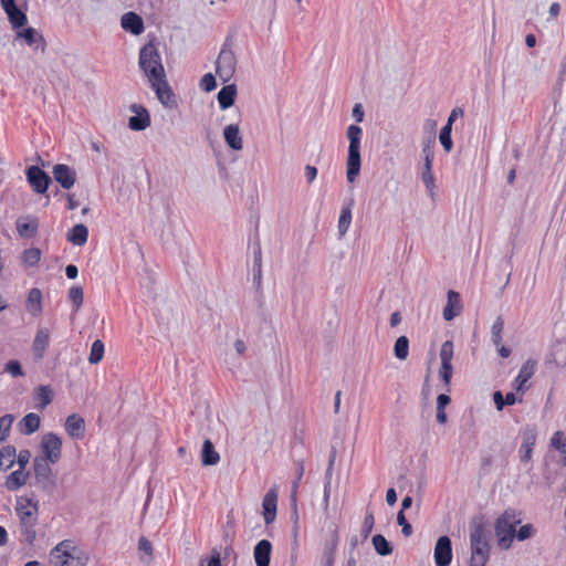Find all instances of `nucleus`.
Listing matches in <instances>:
<instances>
[{
  "instance_id": "26",
  "label": "nucleus",
  "mask_w": 566,
  "mask_h": 566,
  "mask_svg": "<svg viewBox=\"0 0 566 566\" xmlns=\"http://www.w3.org/2000/svg\"><path fill=\"white\" fill-rule=\"evenodd\" d=\"M272 545L268 539H261L256 543L253 556L256 566H270Z\"/></svg>"
},
{
  "instance_id": "63",
  "label": "nucleus",
  "mask_w": 566,
  "mask_h": 566,
  "mask_svg": "<svg viewBox=\"0 0 566 566\" xmlns=\"http://www.w3.org/2000/svg\"><path fill=\"white\" fill-rule=\"evenodd\" d=\"M493 400H494V403L496 406V409L501 411L504 408V406H505L504 397H503L502 392L499 391V390L494 391Z\"/></svg>"
},
{
  "instance_id": "38",
  "label": "nucleus",
  "mask_w": 566,
  "mask_h": 566,
  "mask_svg": "<svg viewBox=\"0 0 566 566\" xmlns=\"http://www.w3.org/2000/svg\"><path fill=\"white\" fill-rule=\"evenodd\" d=\"M331 537L326 541L323 555H328L335 557L339 536H338V527L336 524L332 523L329 526Z\"/></svg>"
},
{
  "instance_id": "52",
  "label": "nucleus",
  "mask_w": 566,
  "mask_h": 566,
  "mask_svg": "<svg viewBox=\"0 0 566 566\" xmlns=\"http://www.w3.org/2000/svg\"><path fill=\"white\" fill-rule=\"evenodd\" d=\"M4 371L10 374L14 378L24 376V373H23L20 361L15 360V359L9 360L4 365Z\"/></svg>"
},
{
  "instance_id": "30",
  "label": "nucleus",
  "mask_w": 566,
  "mask_h": 566,
  "mask_svg": "<svg viewBox=\"0 0 566 566\" xmlns=\"http://www.w3.org/2000/svg\"><path fill=\"white\" fill-rule=\"evenodd\" d=\"M237 97V86L235 84H229L223 86L217 95L219 107L224 111L231 107Z\"/></svg>"
},
{
  "instance_id": "60",
  "label": "nucleus",
  "mask_w": 566,
  "mask_h": 566,
  "mask_svg": "<svg viewBox=\"0 0 566 566\" xmlns=\"http://www.w3.org/2000/svg\"><path fill=\"white\" fill-rule=\"evenodd\" d=\"M523 398L517 397L515 392H507L504 397L505 406H513L516 402H522Z\"/></svg>"
},
{
  "instance_id": "15",
  "label": "nucleus",
  "mask_w": 566,
  "mask_h": 566,
  "mask_svg": "<svg viewBox=\"0 0 566 566\" xmlns=\"http://www.w3.org/2000/svg\"><path fill=\"white\" fill-rule=\"evenodd\" d=\"M53 178L61 185L63 189H71L76 181V172L73 168L65 164H56L53 166Z\"/></svg>"
},
{
  "instance_id": "43",
  "label": "nucleus",
  "mask_w": 566,
  "mask_h": 566,
  "mask_svg": "<svg viewBox=\"0 0 566 566\" xmlns=\"http://www.w3.org/2000/svg\"><path fill=\"white\" fill-rule=\"evenodd\" d=\"M104 356V344L101 339H96L91 347L88 361L92 365L98 364Z\"/></svg>"
},
{
  "instance_id": "14",
  "label": "nucleus",
  "mask_w": 566,
  "mask_h": 566,
  "mask_svg": "<svg viewBox=\"0 0 566 566\" xmlns=\"http://www.w3.org/2000/svg\"><path fill=\"white\" fill-rule=\"evenodd\" d=\"M129 109L135 114L128 120V127L132 130L142 132L150 126V115L146 107L139 104H132Z\"/></svg>"
},
{
  "instance_id": "6",
  "label": "nucleus",
  "mask_w": 566,
  "mask_h": 566,
  "mask_svg": "<svg viewBox=\"0 0 566 566\" xmlns=\"http://www.w3.org/2000/svg\"><path fill=\"white\" fill-rule=\"evenodd\" d=\"M434 135H427L421 143L422 156L424 159L423 170L421 171V180L429 195L433 197L436 189V178L432 172V164L434 159Z\"/></svg>"
},
{
  "instance_id": "46",
  "label": "nucleus",
  "mask_w": 566,
  "mask_h": 566,
  "mask_svg": "<svg viewBox=\"0 0 566 566\" xmlns=\"http://www.w3.org/2000/svg\"><path fill=\"white\" fill-rule=\"evenodd\" d=\"M453 374L452 363L441 364L439 369V377L446 386V390H450V382Z\"/></svg>"
},
{
  "instance_id": "8",
  "label": "nucleus",
  "mask_w": 566,
  "mask_h": 566,
  "mask_svg": "<svg viewBox=\"0 0 566 566\" xmlns=\"http://www.w3.org/2000/svg\"><path fill=\"white\" fill-rule=\"evenodd\" d=\"M40 451L41 453L36 458L57 463L62 455L61 438L53 432L43 434L40 442Z\"/></svg>"
},
{
  "instance_id": "10",
  "label": "nucleus",
  "mask_w": 566,
  "mask_h": 566,
  "mask_svg": "<svg viewBox=\"0 0 566 566\" xmlns=\"http://www.w3.org/2000/svg\"><path fill=\"white\" fill-rule=\"evenodd\" d=\"M27 179L33 191L36 193H45L51 184L50 176L38 166H30L27 171Z\"/></svg>"
},
{
  "instance_id": "27",
  "label": "nucleus",
  "mask_w": 566,
  "mask_h": 566,
  "mask_svg": "<svg viewBox=\"0 0 566 566\" xmlns=\"http://www.w3.org/2000/svg\"><path fill=\"white\" fill-rule=\"evenodd\" d=\"M223 138L232 150H241L243 148V140L238 124L226 126L223 129Z\"/></svg>"
},
{
  "instance_id": "1",
  "label": "nucleus",
  "mask_w": 566,
  "mask_h": 566,
  "mask_svg": "<svg viewBox=\"0 0 566 566\" xmlns=\"http://www.w3.org/2000/svg\"><path fill=\"white\" fill-rule=\"evenodd\" d=\"M138 65L148 80L149 84L166 78V72L161 62V56L151 42L145 44L139 50Z\"/></svg>"
},
{
  "instance_id": "11",
  "label": "nucleus",
  "mask_w": 566,
  "mask_h": 566,
  "mask_svg": "<svg viewBox=\"0 0 566 566\" xmlns=\"http://www.w3.org/2000/svg\"><path fill=\"white\" fill-rule=\"evenodd\" d=\"M436 566H449L452 562V542L449 536H440L434 545Z\"/></svg>"
},
{
  "instance_id": "16",
  "label": "nucleus",
  "mask_w": 566,
  "mask_h": 566,
  "mask_svg": "<svg viewBox=\"0 0 566 566\" xmlns=\"http://www.w3.org/2000/svg\"><path fill=\"white\" fill-rule=\"evenodd\" d=\"M0 2L13 29L27 23V14L17 6L15 0H0Z\"/></svg>"
},
{
  "instance_id": "9",
  "label": "nucleus",
  "mask_w": 566,
  "mask_h": 566,
  "mask_svg": "<svg viewBox=\"0 0 566 566\" xmlns=\"http://www.w3.org/2000/svg\"><path fill=\"white\" fill-rule=\"evenodd\" d=\"M53 463L49 460L34 458L33 470L36 483L45 491H52L55 488V478L53 475L51 465Z\"/></svg>"
},
{
  "instance_id": "41",
  "label": "nucleus",
  "mask_w": 566,
  "mask_h": 566,
  "mask_svg": "<svg viewBox=\"0 0 566 566\" xmlns=\"http://www.w3.org/2000/svg\"><path fill=\"white\" fill-rule=\"evenodd\" d=\"M394 353L395 356L400 360H405L408 357L409 339L406 336H400L397 338L394 346Z\"/></svg>"
},
{
  "instance_id": "51",
  "label": "nucleus",
  "mask_w": 566,
  "mask_h": 566,
  "mask_svg": "<svg viewBox=\"0 0 566 566\" xmlns=\"http://www.w3.org/2000/svg\"><path fill=\"white\" fill-rule=\"evenodd\" d=\"M551 446L565 454V463H566V437L564 438L563 432L557 431L553 434V437L551 439Z\"/></svg>"
},
{
  "instance_id": "50",
  "label": "nucleus",
  "mask_w": 566,
  "mask_h": 566,
  "mask_svg": "<svg viewBox=\"0 0 566 566\" xmlns=\"http://www.w3.org/2000/svg\"><path fill=\"white\" fill-rule=\"evenodd\" d=\"M375 525V518L373 511L368 510L366 511V515L364 518L363 527H361V536L366 539L370 535L373 528Z\"/></svg>"
},
{
  "instance_id": "54",
  "label": "nucleus",
  "mask_w": 566,
  "mask_h": 566,
  "mask_svg": "<svg viewBox=\"0 0 566 566\" xmlns=\"http://www.w3.org/2000/svg\"><path fill=\"white\" fill-rule=\"evenodd\" d=\"M75 549L67 548V558H65L64 566H85L86 558L83 556H75L73 554Z\"/></svg>"
},
{
  "instance_id": "36",
  "label": "nucleus",
  "mask_w": 566,
  "mask_h": 566,
  "mask_svg": "<svg viewBox=\"0 0 566 566\" xmlns=\"http://www.w3.org/2000/svg\"><path fill=\"white\" fill-rule=\"evenodd\" d=\"M27 308L34 316L42 312V293L39 289L33 287L29 291Z\"/></svg>"
},
{
  "instance_id": "61",
  "label": "nucleus",
  "mask_w": 566,
  "mask_h": 566,
  "mask_svg": "<svg viewBox=\"0 0 566 566\" xmlns=\"http://www.w3.org/2000/svg\"><path fill=\"white\" fill-rule=\"evenodd\" d=\"M462 115H463V109H462V108H460V107H455V108H453V109L451 111V113H450L449 117H448V120H447V124H446V125H450V126H452V125H453V123H454V120H455L458 117L462 116Z\"/></svg>"
},
{
  "instance_id": "58",
  "label": "nucleus",
  "mask_w": 566,
  "mask_h": 566,
  "mask_svg": "<svg viewBox=\"0 0 566 566\" xmlns=\"http://www.w3.org/2000/svg\"><path fill=\"white\" fill-rule=\"evenodd\" d=\"M138 548L139 551L150 555L153 553V545L150 541H148L146 537H140L138 541Z\"/></svg>"
},
{
  "instance_id": "22",
  "label": "nucleus",
  "mask_w": 566,
  "mask_h": 566,
  "mask_svg": "<svg viewBox=\"0 0 566 566\" xmlns=\"http://www.w3.org/2000/svg\"><path fill=\"white\" fill-rule=\"evenodd\" d=\"M49 344V331L46 328H39L32 344V352L35 360H41L44 357Z\"/></svg>"
},
{
  "instance_id": "2",
  "label": "nucleus",
  "mask_w": 566,
  "mask_h": 566,
  "mask_svg": "<svg viewBox=\"0 0 566 566\" xmlns=\"http://www.w3.org/2000/svg\"><path fill=\"white\" fill-rule=\"evenodd\" d=\"M15 511L20 521V535L25 543L32 545L36 538L38 504L29 499L20 500L17 503Z\"/></svg>"
},
{
  "instance_id": "35",
  "label": "nucleus",
  "mask_w": 566,
  "mask_h": 566,
  "mask_svg": "<svg viewBox=\"0 0 566 566\" xmlns=\"http://www.w3.org/2000/svg\"><path fill=\"white\" fill-rule=\"evenodd\" d=\"M40 417L36 413L30 412L25 415L19 422L20 432L30 436L40 428Z\"/></svg>"
},
{
  "instance_id": "5",
  "label": "nucleus",
  "mask_w": 566,
  "mask_h": 566,
  "mask_svg": "<svg viewBox=\"0 0 566 566\" xmlns=\"http://www.w3.org/2000/svg\"><path fill=\"white\" fill-rule=\"evenodd\" d=\"M470 566H485L490 557L488 535L482 524H475L470 532Z\"/></svg>"
},
{
  "instance_id": "42",
  "label": "nucleus",
  "mask_w": 566,
  "mask_h": 566,
  "mask_svg": "<svg viewBox=\"0 0 566 566\" xmlns=\"http://www.w3.org/2000/svg\"><path fill=\"white\" fill-rule=\"evenodd\" d=\"M41 260V250L38 248H30L23 251L22 262L28 266H35Z\"/></svg>"
},
{
  "instance_id": "3",
  "label": "nucleus",
  "mask_w": 566,
  "mask_h": 566,
  "mask_svg": "<svg viewBox=\"0 0 566 566\" xmlns=\"http://www.w3.org/2000/svg\"><path fill=\"white\" fill-rule=\"evenodd\" d=\"M363 129L355 124L347 128V138L349 142L347 160H346V176L349 182H354L360 172V140Z\"/></svg>"
},
{
  "instance_id": "29",
  "label": "nucleus",
  "mask_w": 566,
  "mask_h": 566,
  "mask_svg": "<svg viewBox=\"0 0 566 566\" xmlns=\"http://www.w3.org/2000/svg\"><path fill=\"white\" fill-rule=\"evenodd\" d=\"M67 548L75 549L70 541H62L50 552V563L53 566H64L65 558H67Z\"/></svg>"
},
{
  "instance_id": "44",
  "label": "nucleus",
  "mask_w": 566,
  "mask_h": 566,
  "mask_svg": "<svg viewBox=\"0 0 566 566\" xmlns=\"http://www.w3.org/2000/svg\"><path fill=\"white\" fill-rule=\"evenodd\" d=\"M504 328V319L502 316H497L494 321L491 329L492 343L499 347L502 344V333Z\"/></svg>"
},
{
  "instance_id": "20",
  "label": "nucleus",
  "mask_w": 566,
  "mask_h": 566,
  "mask_svg": "<svg viewBox=\"0 0 566 566\" xmlns=\"http://www.w3.org/2000/svg\"><path fill=\"white\" fill-rule=\"evenodd\" d=\"M17 231L21 238H33L39 229V221L35 217L27 216L18 218Z\"/></svg>"
},
{
  "instance_id": "12",
  "label": "nucleus",
  "mask_w": 566,
  "mask_h": 566,
  "mask_svg": "<svg viewBox=\"0 0 566 566\" xmlns=\"http://www.w3.org/2000/svg\"><path fill=\"white\" fill-rule=\"evenodd\" d=\"M537 361L535 359H527L520 368L517 376L513 381V386L517 392L522 395L528 389L527 381L533 377L536 371Z\"/></svg>"
},
{
  "instance_id": "28",
  "label": "nucleus",
  "mask_w": 566,
  "mask_h": 566,
  "mask_svg": "<svg viewBox=\"0 0 566 566\" xmlns=\"http://www.w3.org/2000/svg\"><path fill=\"white\" fill-rule=\"evenodd\" d=\"M295 467H296L295 479L292 482V489H291V496H290V499H291V504H292V507H293V516H294L295 521H297V518H298V515H297V490H298L301 480H302L303 474H304V462H303V460L295 461Z\"/></svg>"
},
{
  "instance_id": "45",
  "label": "nucleus",
  "mask_w": 566,
  "mask_h": 566,
  "mask_svg": "<svg viewBox=\"0 0 566 566\" xmlns=\"http://www.w3.org/2000/svg\"><path fill=\"white\" fill-rule=\"evenodd\" d=\"M452 126L444 125L440 132L439 140L446 151H450L453 147L451 138Z\"/></svg>"
},
{
  "instance_id": "19",
  "label": "nucleus",
  "mask_w": 566,
  "mask_h": 566,
  "mask_svg": "<svg viewBox=\"0 0 566 566\" xmlns=\"http://www.w3.org/2000/svg\"><path fill=\"white\" fill-rule=\"evenodd\" d=\"M253 283L260 289L262 284V249L259 234L256 233L253 241Z\"/></svg>"
},
{
  "instance_id": "4",
  "label": "nucleus",
  "mask_w": 566,
  "mask_h": 566,
  "mask_svg": "<svg viewBox=\"0 0 566 566\" xmlns=\"http://www.w3.org/2000/svg\"><path fill=\"white\" fill-rule=\"evenodd\" d=\"M520 512L514 509H507L501 514L494 525L499 546L509 549L515 537V527L521 523Z\"/></svg>"
},
{
  "instance_id": "59",
  "label": "nucleus",
  "mask_w": 566,
  "mask_h": 566,
  "mask_svg": "<svg viewBox=\"0 0 566 566\" xmlns=\"http://www.w3.org/2000/svg\"><path fill=\"white\" fill-rule=\"evenodd\" d=\"M304 170H305V178H306L307 182L312 184L315 180L316 176H317L316 167L311 166V165H306Z\"/></svg>"
},
{
  "instance_id": "47",
  "label": "nucleus",
  "mask_w": 566,
  "mask_h": 566,
  "mask_svg": "<svg viewBox=\"0 0 566 566\" xmlns=\"http://www.w3.org/2000/svg\"><path fill=\"white\" fill-rule=\"evenodd\" d=\"M13 421V415L8 413L0 418V441H4L8 438Z\"/></svg>"
},
{
  "instance_id": "39",
  "label": "nucleus",
  "mask_w": 566,
  "mask_h": 566,
  "mask_svg": "<svg viewBox=\"0 0 566 566\" xmlns=\"http://www.w3.org/2000/svg\"><path fill=\"white\" fill-rule=\"evenodd\" d=\"M35 399L38 401L36 407L45 409L53 399V392L49 386L41 385L36 389Z\"/></svg>"
},
{
  "instance_id": "53",
  "label": "nucleus",
  "mask_w": 566,
  "mask_h": 566,
  "mask_svg": "<svg viewBox=\"0 0 566 566\" xmlns=\"http://www.w3.org/2000/svg\"><path fill=\"white\" fill-rule=\"evenodd\" d=\"M199 86L205 92L213 91L217 87V82H216L214 75L212 73H206L201 77V80L199 82Z\"/></svg>"
},
{
  "instance_id": "25",
  "label": "nucleus",
  "mask_w": 566,
  "mask_h": 566,
  "mask_svg": "<svg viewBox=\"0 0 566 566\" xmlns=\"http://www.w3.org/2000/svg\"><path fill=\"white\" fill-rule=\"evenodd\" d=\"M462 311L461 296L458 292L450 290L448 292L447 305L443 308V318L451 321Z\"/></svg>"
},
{
  "instance_id": "57",
  "label": "nucleus",
  "mask_w": 566,
  "mask_h": 566,
  "mask_svg": "<svg viewBox=\"0 0 566 566\" xmlns=\"http://www.w3.org/2000/svg\"><path fill=\"white\" fill-rule=\"evenodd\" d=\"M15 458L18 461L19 469L24 470L28 463L30 462L31 453L29 450H21Z\"/></svg>"
},
{
  "instance_id": "40",
  "label": "nucleus",
  "mask_w": 566,
  "mask_h": 566,
  "mask_svg": "<svg viewBox=\"0 0 566 566\" xmlns=\"http://www.w3.org/2000/svg\"><path fill=\"white\" fill-rule=\"evenodd\" d=\"M373 545L377 554L380 556H388L392 553L394 549L391 543L388 542L381 534H376L373 536Z\"/></svg>"
},
{
  "instance_id": "23",
  "label": "nucleus",
  "mask_w": 566,
  "mask_h": 566,
  "mask_svg": "<svg viewBox=\"0 0 566 566\" xmlns=\"http://www.w3.org/2000/svg\"><path fill=\"white\" fill-rule=\"evenodd\" d=\"M65 431L73 439H82L85 434V421L76 413L70 415L65 420Z\"/></svg>"
},
{
  "instance_id": "21",
  "label": "nucleus",
  "mask_w": 566,
  "mask_h": 566,
  "mask_svg": "<svg viewBox=\"0 0 566 566\" xmlns=\"http://www.w3.org/2000/svg\"><path fill=\"white\" fill-rule=\"evenodd\" d=\"M18 39H23L29 46L34 50H45V41L43 36L32 27H28L17 33Z\"/></svg>"
},
{
  "instance_id": "17",
  "label": "nucleus",
  "mask_w": 566,
  "mask_h": 566,
  "mask_svg": "<svg viewBox=\"0 0 566 566\" xmlns=\"http://www.w3.org/2000/svg\"><path fill=\"white\" fill-rule=\"evenodd\" d=\"M536 437L537 432L534 427H526L522 431V443L518 450L522 462L531 461Z\"/></svg>"
},
{
  "instance_id": "33",
  "label": "nucleus",
  "mask_w": 566,
  "mask_h": 566,
  "mask_svg": "<svg viewBox=\"0 0 566 566\" xmlns=\"http://www.w3.org/2000/svg\"><path fill=\"white\" fill-rule=\"evenodd\" d=\"M353 206H354V200L350 199L348 202H345L342 207L339 219H338V232H339L340 237L345 235L350 227Z\"/></svg>"
},
{
  "instance_id": "56",
  "label": "nucleus",
  "mask_w": 566,
  "mask_h": 566,
  "mask_svg": "<svg viewBox=\"0 0 566 566\" xmlns=\"http://www.w3.org/2000/svg\"><path fill=\"white\" fill-rule=\"evenodd\" d=\"M535 533V530L532 524H525L518 528V531L515 530V537L518 541H525L532 537Z\"/></svg>"
},
{
  "instance_id": "24",
  "label": "nucleus",
  "mask_w": 566,
  "mask_h": 566,
  "mask_svg": "<svg viewBox=\"0 0 566 566\" xmlns=\"http://www.w3.org/2000/svg\"><path fill=\"white\" fill-rule=\"evenodd\" d=\"M276 502H277V493L275 490L271 489L266 492L263 497L262 506H263V516L266 525L271 524L276 516Z\"/></svg>"
},
{
  "instance_id": "64",
  "label": "nucleus",
  "mask_w": 566,
  "mask_h": 566,
  "mask_svg": "<svg viewBox=\"0 0 566 566\" xmlns=\"http://www.w3.org/2000/svg\"><path fill=\"white\" fill-rule=\"evenodd\" d=\"M65 274H66L67 279H70V280H74V279H76V277H77V275H78V269H77V266H76V265H74V264H69V265H66V268H65Z\"/></svg>"
},
{
  "instance_id": "55",
  "label": "nucleus",
  "mask_w": 566,
  "mask_h": 566,
  "mask_svg": "<svg viewBox=\"0 0 566 566\" xmlns=\"http://www.w3.org/2000/svg\"><path fill=\"white\" fill-rule=\"evenodd\" d=\"M397 523L401 526V533L403 536L409 537L413 530L411 524L407 521L406 515L402 511H399L397 514Z\"/></svg>"
},
{
  "instance_id": "48",
  "label": "nucleus",
  "mask_w": 566,
  "mask_h": 566,
  "mask_svg": "<svg viewBox=\"0 0 566 566\" xmlns=\"http://www.w3.org/2000/svg\"><path fill=\"white\" fill-rule=\"evenodd\" d=\"M84 293L81 286H72L69 291V300L73 303L75 311L83 304Z\"/></svg>"
},
{
  "instance_id": "32",
  "label": "nucleus",
  "mask_w": 566,
  "mask_h": 566,
  "mask_svg": "<svg viewBox=\"0 0 566 566\" xmlns=\"http://www.w3.org/2000/svg\"><path fill=\"white\" fill-rule=\"evenodd\" d=\"M29 473L24 472V470L18 469L13 472H11L6 481L4 486L9 491H18L20 488H22L28 480Z\"/></svg>"
},
{
  "instance_id": "34",
  "label": "nucleus",
  "mask_w": 566,
  "mask_h": 566,
  "mask_svg": "<svg viewBox=\"0 0 566 566\" xmlns=\"http://www.w3.org/2000/svg\"><path fill=\"white\" fill-rule=\"evenodd\" d=\"M220 461V455L216 451L213 443L206 439L201 449V462L203 465H216Z\"/></svg>"
},
{
  "instance_id": "7",
  "label": "nucleus",
  "mask_w": 566,
  "mask_h": 566,
  "mask_svg": "<svg viewBox=\"0 0 566 566\" xmlns=\"http://www.w3.org/2000/svg\"><path fill=\"white\" fill-rule=\"evenodd\" d=\"M237 57L227 40L216 61V73L223 83H227L233 77Z\"/></svg>"
},
{
  "instance_id": "18",
  "label": "nucleus",
  "mask_w": 566,
  "mask_h": 566,
  "mask_svg": "<svg viewBox=\"0 0 566 566\" xmlns=\"http://www.w3.org/2000/svg\"><path fill=\"white\" fill-rule=\"evenodd\" d=\"M120 25L126 32H129L134 35H139L145 30L142 17L133 11L126 12L122 15Z\"/></svg>"
},
{
  "instance_id": "31",
  "label": "nucleus",
  "mask_w": 566,
  "mask_h": 566,
  "mask_svg": "<svg viewBox=\"0 0 566 566\" xmlns=\"http://www.w3.org/2000/svg\"><path fill=\"white\" fill-rule=\"evenodd\" d=\"M66 239L69 242L74 245L82 247L87 242L88 239V229L85 224L78 223L75 224L66 234Z\"/></svg>"
},
{
  "instance_id": "49",
  "label": "nucleus",
  "mask_w": 566,
  "mask_h": 566,
  "mask_svg": "<svg viewBox=\"0 0 566 566\" xmlns=\"http://www.w3.org/2000/svg\"><path fill=\"white\" fill-rule=\"evenodd\" d=\"M440 360L441 364L451 363L453 357V343L451 340H446L440 348Z\"/></svg>"
},
{
  "instance_id": "13",
  "label": "nucleus",
  "mask_w": 566,
  "mask_h": 566,
  "mask_svg": "<svg viewBox=\"0 0 566 566\" xmlns=\"http://www.w3.org/2000/svg\"><path fill=\"white\" fill-rule=\"evenodd\" d=\"M150 87L156 93L157 98L166 108H175L177 107L176 95L172 92L171 87L168 84L167 77L160 80L159 82L149 84Z\"/></svg>"
},
{
  "instance_id": "62",
  "label": "nucleus",
  "mask_w": 566,
  "mask_h": 566,
  "mask_svg": "<svg viewBox=\"0 0 566 566\" xmlns=\"http://www.w3.org/2000/svg\"><path fill=\"white\" fill-rule=\"evenodd\" d=\"M450 401L451 398L447 394H440L437 397V408L446 409Z\"/></svg>"
},
{
  "instance_id": "37",
  "label": "nucleus",
  "mask_w": 566,
  "mask_h": 566,
  "mask_svg": "<svg viewBox=\"0 0 566 566\" xmlns=\"http://www.w3.org/2000/svg\"><path fill=\"white\" fill-rule=\"evenodd\" d=\"M17 450L13 446H6L0 449V470L7 471L14 464Z\"/></svg>"
}]
</instances>
